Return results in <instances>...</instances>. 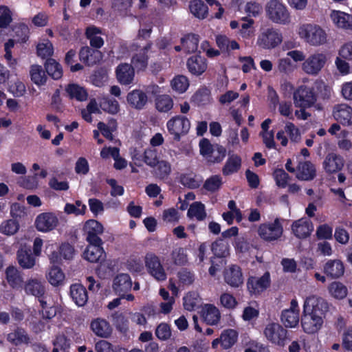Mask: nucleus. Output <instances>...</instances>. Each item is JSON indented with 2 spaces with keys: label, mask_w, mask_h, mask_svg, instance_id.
I'll return each instance as SVG.
<instances>
[{
  "label": "nucleus",
  "mask_w": 352,
  "mask_h": 352,
  "mask_svg": "<svg viewBox=\"0 0 352 352\" xmlns=\"http://www.w3.org/2000/svg\"><path fill=\"white\" fill-rule=\"evenodd\" d=\"M216 42L218 47L222 50L228 52L230 50L239 49V43L234 40H230L225 35H217Z\"/></svg>",
  "instance_id": "52"
},
{
  "label": "nucleus",
  "mask_w": 352,
  "mask_h": 352,
  "mask_svg": "<svg viewBox=\"0 0 352 352\" xmlns=\"http://www.w3.org/2000/svg\"><path fill=\"white\" fill-rule=\"evenodd\" d=\"M151 44L148 43L140 51L135 54L131 58V63L138 69H144L148 65V56L146 52L150 50Z\"/></svg>",
  "instance_id": "43"
},
{
  "label": "nucleus",
  "mask_w": 352,
  "mask_h": 352,
  "mask_svg": "<svg viewBox=\"0 0 352 352\" xmlns=\"http://www.w3.org/2000/svg\"><path fill=\"white\" fill-rule=\"evenodd\" d=\"M225 281L232 287H238L243 283V277L241 268L235 265H232L225 270Z\"/></svg>",
  "instance_id": "23"
},
{
  "label": "nucleus",
  "mask_w": 352,
  "mask_h": 352,
  "mask_svg": "<svg viewBox=\"0 0 352 352\" xmlns=\"http://www.w3.org/2000/svg\"><path fill=\"white\" fill-rule=\"evenodd\" d=\"M181 184L189 188H197L201 185V180L196 175L184 174L180 177Z\"/></svg>",
  "instance_id": "61"
},
{
  "label": "nucleus",
  "mask_w": 352,
  "mask_h": 352,
  "mask_svg": "<svg viewBox=\"0 0 352 352\" xmlns=\"http://www.w3.org/2000/svg\"><path fill=\"white\" fill-rule=\"evenodd\" d=\"M230 26L238 29V35L244 42L252 40L256 35L255 21L252 18L244 16L239 21H231Z\"/></svg>",
  "instance_id": "6"
},
{
  "label": "nucleus",
  "mask_w": 352,
  "mask_h": 352,
  "mask_svg": "<svg viewBox=\"0 0 352 352\" xmlns=\"http://www.w3.org/2000/svg\"><path fill=\"white\" fill-rule=\"evenodd\" d=\"M166 128L174 140L179 141L181 138L186 135L190 128V122L185 116H175L168 120Z\"/></svg>",
  "instance_id": "7"
},
{
  "label": "nucleus",
  "mask_w": 352,
  "mask_h": 352,
  "mask_svg": "<svg viewBox=\"0 0 352 352\" xmlns=\"http://www.w3.org/2000/svg\"><path fill=\"white\" fill-rule=\"evenodd\" d=\"M131 287L132 280L127 274H120L113 278L112 288L119 296H124V294L130 291Z\"/></svg>",
  "instance_id": "21"
},
{
  "label": "nucleus",
  "mask_w": 352,
  "mask_h": 352,
  "mask_svg": "<svg viewBox=\"0 0 352 352\" xmlns=\"http://www.w3.org/2000/svg\"><path fill=\"white\" fill-rule=\"evenodd\" d=\"M316 176V168L310 162H300L297 166L296 177L303 181H309Z\"/></svg>",
  "instance_id": "29"
},
{
  "label": "nucleus",
  "mask_w": 352,
  "mask_h": 352,
  "mask_svg": "<svg viewBox=\"0 0 352 352\" xmlns=\"http://www.w3.org/2000/svg\"><path fill=\"white\" fill-rule=\"evenodd\" d=\"M45 72L46 71L43 69L41 65H31L30 68L31 80L38 87L45 85L47 80V76Z\"/></svg>",
  "instance_id": "41"
},
{
  "label": "nucleus",
  "mask_w": 352,
  "mask_h": 352,
  "mask_svg": "<svg viewBox=\"0 0 352 352\" xmlns=\"http://www.w3.org/2000/svg\"><path fill=\"white\" fill-rule=\"evenodd\" d=\"M91 328L96 336L101 338H107L112 332L109 323L102 318L94 320L91 323Z\"/></svg>",
  "instance_id": "36"
},
{
  "label": "nucleus",
  "mask_w": 352,
  "mask_h": 352,
  "mask_svg": "<svg viewBox=\"0 0 352 352\" xmlns=\"http://www.w3.org/2000/svg\"><path fill=\"white\" fill-rule=\"evenodd\" d=\"M292 230L296 237L305 239L309 236L314 230V225L311 220L302 218L293 223Z\"/></svg>",
  "instance_id": "22"
},
{
  "label": "nucleus",
  "mask_w": 352,
  "mask_h": 352,
  "mask_svg": "<svg viewBox=\"0 0 352 352\" xmlns=\"http://www.w3.org/2000/svg\"><path fill=\"white\" fill-rule=\"evenodd\" d=\"M270 275L265 272L261 277H250L247 282V287L251 294H259L270 285Z\"/></svg>",
  "instance_id": "18"
},
{
  "label": "nucleus",
  "mask_w": 352,
  "mask_h": 352,
  "mask_svg": "<svg viewBox=\"0 0 352 352\" xmlns=\"http://www.w3.org/2000/svg\"><path fill=\"white\" fill-rule=\"evenodd\" d=\"M132 0H113V9L122 16H126L132 6Z\"/></svg>",
  "instance_id": "56"
},
{
  "label": "nucleus",
  "mask_w": 352,
  "mask_h": 352,
  "mask_svg": "<svg viewBox=\"0 0 352 352\" xmlns=\"http://www.w3.org/2000/svg\"><path fill=\"white\" fill-rule=\"evenodd\" d=\"M222 184V178L220 175H212L206 180L204 188L206 190L213 192L218 190Z\"/></svg>",
  "instance_id": "60"
},
{
  "label": "nucleus",
  "mask_w": 352,
  "mask_h": 352,
  "mask_svg": "<svg viewBox=\"0 0 352 352\" xmlns=\"http://www.w3.org/2000/svg\"><path fill=\"white\" fill-rule=\"evenodd\" d=\"M344 160L336 153L328 154L324 162L323 167L328 173H334L340 170L344 166Z\"/></svg>",
  "instance_id": "28"
},
{
  "label": "nucleus",
  "mask_w": 352,
  "mask_h": 352,
  "mask_svg": "<svg viewBox=\"0 0 352 352\" xmlns=\"http://www.w3.org/2000/svg\"><path fill=\"white\" fill-rule=\"evenodd\" d=\"M80 59L88 65H93L101 59L102 53L88 46L81 48L79 53Z\"/></svg>",
  "instance_id": "35"
},
{
  "label": "nucleus",
  "mask_w": 352,
  "mask_h": 352,
  "mask_svg": "<svg viewBox=\"0 0 352 352\" xmlns=\"http://www.w3.org/2000/svg\"><path fill=\"white\" fill-rule=\"evenodd\" d=\"M65 91L69 98L76 99L78 101H85L88 97L86 89L74 83L67 85L65 87Z\"/></svg>",
  "instance_id": "44"
},
{
  "label": "nucleus",
  "mask_w": 352,
  "mask_h": 352,
  "mask_svg": "<svg viewBox=\"0 0 352 352\" xmlns=\"http://www.w3.org/2000/svg\"><path fill=\"white\" fill-rule=\"evenodd\" d=\"M299 36L311 46L318 47L327 42V34L320 25L313 23L302 25L298 30Z\"/></svg>",
  "instance_id": "1"
},
{
  "label": "nucleus",
  "mask_w": 352,
  "mask_h": 352,
  "mask_svg": "<svg viewBox=\"0 0 352 352\" xmlns=\"http://www.w3.org/2000/svg\"><path fill=\"white\" fill-rule=\"evenodd\" d=\"M324 318L311 314L302 311L301 326L303 331L308 334L317 333L323 326Z\"/></svg>",
  "instance_id": "14"
},
{
  "label": "nucleus",
  "mask_w": 352,
  "mask_h": 352,
  "mask_svg": "<svg viewBox=\"0 0 352 352\" xmlns=\"http://www.w3.org/2000/svg\"><path fill=\"white\" fill-rule=\"evenodd\" d=\"M328 290L331 296L337 299H343L347 295V288L340 282H333L329 287Z\"/></svg>",
  "instance_id": "53"
},
{
  "label": "nucleus",
  "mask_w": 352,
  "mask_h": 352,
  "mask_svg": "<svg viewBox=\"0 0 352 352\" xmlns=\"http://www.w3.org/2000/svg\"><path fill=\"white\" fill-rule=\"evenodd\" d=\"M282 42V35L273 28H268L261 31L257 37L256 45L265 50L275 48Z\"/></svg>",
  "instance_id": "12"
},
{
  "label": "nucleus",
  "mask_w": 352,
  "mask_h": 352,
  "mask_svg": "<svg viewBox=\"0 0 352 352\" xmlns=\"http://www.w3.org/2000/svg\"><path fill=\"white\" fill-rule=\"evenodd\" d=\"M58 224V219L52 212H43L38 214L35 220L36 228L43 232L54 230Z\"/></svg>",
  "instance_id": "16"
},
{
  "label": "nucleus",
  "mask_w": 352,
  "mask_h": 352,
  "mask_svg": "<svg viewBox=\"0 0 352 352\" xmlns=\"http://www.w3.org/2000/svg\"><path fill=\"white\" fill-rule=\"evenodd\" d=\"M116 76L121 84L129 85L133 80L134 69L129 64H120L116 69Z\"/></svg>",
  "instance_id": "34"
},
{
  "label": "nucleus",
  "mask_w": 352,
  "mask_h": 352,
  "mask_svg": "<svg viewBox=\"0 0 352 352\" xmlns=\"http://www.w3.org/2000/svg\"><path fill=\"white\" fill-rule=\"evenodd\" d=\"M144 262L147 272L157 281H164L167 274L160 258L153 252L146 254Z\"/></svg>",
  "instance_id": "5"
},
{
  "label": "nucleus",
  "mask_w": 352,
  "mask_h": 352,
  "mask_svg": "<svg viewBox=\"0 0 352 352\" xmlns=\"http://www.w3.org/2000/svg\"><path fill=\"white\" fill-rule=\"evenodd\" d=\"M329 16L337 28L344 30L352 28V15L340 10H331Z\"/></svg>",
  "instance_id": "25"
},
{
  "label": "nucleus",
  "mask_w": 352,
  "mask_h": 352,
  "mask_svg": "<svg viewBox=\"0 0 352 352\" xmlns=\"http://www.w3.org/2000/svg\"><path fill=\"white\" fill-rule=\"evenodd\" d=\"M70 296L74 302L78 306L85 305L88 300L86 289L84 286L78 283L71 285Z\"/></svg>",
  "instance_id": "39"
},
{
  "label": "nucleus",
  "mask_w": 352,
  "mask_h": 352,
  "mask_svg": "<svg viewBox=\"0 0 352 352\" xmlns=\"http://www.w3.org/2000/svg\"><path fill=\"white\" fill-rule=\"evenodd\" d=\"M333 116L337 121L344 125H349L352 123V108L346 104L335 106Z\"/></svg>",
  "instance_id": "26"
},
{
  "label": "nucleus",
  "mask_w": 352,
  "mask_h": 352,
  "mask_svg": "<svg viewBox=\"0 0 352 352\" xmlns=\"http://www.w3.org/2000/svg\"><path fill=\"white\" fill-rule=\"evenodd\" d=\"M155 107L160 112H168L173 107V100L168 95H161L155 99Z\"/></svg>",
  "instance_id": "54"
},
{
  "label": "nucleus",
  "mask_w": 352,
  "mask_h": 352,
  "mask_svg": "<svg viewBox=\"0 0 352 352\" xmlns=\"http://www.w3.org/2000/svg\"><path fill=\"white\" fill-rule=\"evenodd\" d=\"M170 85L172 89L179 94L185 92L189 86L187 78L182 75L175 77L171 80Z\"/></svg>",
  "instance_id": "57"
},
{
  "label": "nucleus",
  "mask_w": 352,
  "mask_h": 352,
  "mask_svg": "<svg viewBox=\"0 0 352 352\" xmlns=\"http://www.w3.org/2000/svg\"><path fill=\"white\" fill-rule=\"evenodd\" d=\"M281 321L286 327H296L299 322L298 304L296 299L292 300L290 307L283 311Z\"/></svg>",
  "instance_id": "17"
},
{
  "label": "nucleus",
  "mask_w": 352,
  "mask_h": 352,
  "mask_svg": "<svg viewBox=\"0 0 352 352\" xmlns=\"http://www.w3.org/2000/svg\"><path fill=\"white\" fill-rule=\"evenodd\" d=\"M102 109L111 114L117 113L120 110L118 102L112 98H106L100 102Z\"/></svg>",
  "instance_id": "62"
},
{
  "label": "nucleus",
  "mask_w": 352,
  "mask_h": 352,
  "mask_svg": "<svg viewBox=\"0 0 352 352\" xmlns=\"http://www.w3.org/2000/svg\"><path fill=\"white\" fill-rule=\"evenodd\" d=\"M23 289L26 294L37 298L43 309L51 305L50 297L45 294V285L40 279L37 278L28 279L23 285Z\"/></svg>",
  "instance_id": "3"
},
{
  "label": "nucleus",
  "mask_w": 352,
  "mask_h": 352,
  "mask_svg": "<svg viewBox=\"0 0 352 352\" xmlns=\"http://www.w3.org/2000/svg\"><path fill=\"white\" fill-rule=\"evenodd\" d=\"M7 340L11 344L18 346L30 343V337L23 328L17 327L7 335Z\"/></svg>",
  "instance_id": "27"
},
{
  "label": "nucleus",
  "mask_w": 352,
  "mask_h": 352,
  "mask_svg": "<svg viewBox=\"0 0 352 352\" xmlns=\"http://www.w3.org/2000/svg\"><path fill=\"white\" fill-rule=\"evenodd\" d=\"M189 8L191 13L199 19H205L208 13V7L201 0H192L190 2Z\"/></svg>",
  "instance_id": "49"
},
{
  "label": "nucleus",
  "mask_w": 352,
  "mask_h": 352,
  "mask_svg": "<svg viewBox=\"0 0 352 352\" xmlns=\"http://www.w3.org/2000/svg\"><path fill=\"white\" fill-rule=\"evenodd\" d=\"M200 153L208 162H220L226 155V149L219 144L212 145L208 140L202 139L199 142Z\"/></svg>",
  "instance_id": "9"
},
{
  "label": "nucleus",
  "mask_w": 352,
  "mask_h": 352,
  "mask_svg": "<svg viewBox=\"0 0 352 352\" xmlns=\"http://www.w3.org/2000/svg\"><path fill=\"white\" fill-rule=\"evenodd\" d=\"M187 216L199 221L204 220L207 217L204 204L200 201L192 203L188 208Z\"/></svg>",
  "instance_id": "45"
},
{
  "label": "nucleus",
  "mask_w": 352,
  "mask_h": 352,
  "mask_svg": "<svg viewBox=\"0 0 352 352\" xmlns=\"http://www.w3.org/2000/svg\"><path fill=\"white\" fill-rule=\"evenodd\" d=\"M199 38L195 34H188L181 40L183 50L186 53L195 52L198 47Z\"/></svg>",
  "instance_id": "51"
},
{
  "label": "nucleus",
  "mask_w": 352,
  "mask_h": 352,
  "mask_svg": "<svg viewBox=\"0 0 352 352\" xmlns=\"http://www.w3.org/2000/svg\"><path fill=\"white\" fill-rule=\"evenodd\" d=\"M316 100L314 89L307 85L298 87L293 94V100L296 107H311L315 104Z\"/></svg>",
  "instance_id": "10"
},
{
  "label": "nucleus",
  "mask_w": 352,
  "mask_h": 352,
  "mask_svg": "<svg viewBox=\"0 0 352 352\" xmlns=\"http://www.w3.org/2000/svg\"><path fill=\"white\" fill-rule=\"evenodd\" d=\"M17 261L19 265L23 269H31L36 263L35 258L32 256L31 250L21 248L17 251Z\"/></svg>",
  "instance_id": "42"
},
{
  "label": "nucleus",
  "mask_w": 352,
  "mask_h": 352,
  "mask_svg": "<svg viewBox=\"0 0 352 352\" xmlns=\"http://www.w3.org/2000/svg\"><path fill=\"white\" fill-rule=\"evenodd\" d=\"M6 279L8 285L12 288H19L23 283V277L17 267L10 265L5 271Z\"/></svg>",
  "instance_id": "40"
},
{
  "label": "nucleus",
  "mask_w": 352,
  "mask_h": 352,
  "mask_svg": "<svg viewBox=\"0 0 352 352\" xmlns=\"http://www.w3.org/2000/svg\"><path fill=\"white\" fill-rule=\"evenodd\" d=\"M324 274L333 278H337L343 275L344 267L340 260H329L324 265Z\"/></svg>",
  "instance_id": "38"
},
{
  "label": "nucleus",
  "mask_w": 352,
  "mask_h": 352,
  "mask_svg": "<svg viewBox=\"0 0 352 352\" xmlns=\"http://www.w3.org/2000/svg\"><path fill=\"white\" fill-rule=\"evenodd\" d=\"M329 309V306L327 301L317 295H310L307 296L303 305V311L320 316L324 318Z\"/></svg>",
  "instance_id": "11"
},
{
  "label": "nucleus",
  "mask_w": 352,
  "mask_h": 352,
  "mask_svg": "<svg viewBox=\"0 0 352 352\" xmlns=\"http://www.w3.org/2000/svg\"><path fill=\"white\" fill-rule=\"evenodd\" d=\"M54 347L52 352H59V350L63 352H67V349L70 346V342L64 335H59L54 341Z\"/></svg>",
  "instance_id": "64"
},
{
  "label": "nucleus",
  "mask_w": 352,
  "mask_h": 352,
  "mask_svg": "<svg viewBox=\"0 0 352 352\" xmlns=\"http://www.w3.org/2000/svg\"><path fill=\"white\" fill-rule=\"evenodd\" d=\"M46 72L54 80L60 79L63 76L61 65L54 59L48 58L45 63Z\"/></svg>",
  "instance_id": "48"
},
{
  "label": "nucleus",
  "mask_w": 352,
  "mask_h": 352,
  "mask_svg": "<svg viewBox=\"0 0 352 352\" xmlns=\"http://www.w3.org/2000/svg\"><path fill=\"white\" fill-rule=\"evenodd\" d=\"M241 166V158L236 155H229V157L223 168L222 172L225 175L236 173Z\"/></svg>",
  "instance_id": "46"
},
{
  "label": "nucleus",
  "mask_w": 352,
  "mask_h": 352,
  "mask_svg": "<svg viewBox=\"0 0 352 352\" xmlns=\"http://www.w3.org/2000/svg\"><path fill=\"white\" fill-rule=\"evenodd\" d=\"M212 251L218 257H225L229 254V245L222 239L215 241L212 244Z\"/></svg>",
  "instance_id": "58"
},
{
  "label": "nucleus",
  "mask_w": 352,
  "mask_h": 352,
  "mask_svg": "<svg viewBox=\"0 0 352 352\" xmlns=\"http://www.w3.org/2000/svg\"><path fill=\"white\" fill-rule=\"evenodd\" d=\"M12 21V12L9 8L0 6V28H6Z\"/></svg>",
  "instance_id": "63"
},
{
  "label": "nucleus",
  "mask_w": 352,
  "mask_h": 352,
  "mask_svg": "<svg viewBox=\"0 0 352 352\" xmlns=\"http://www.w3.org/2000/svg\"><path fill=\"white\" fill-rule=\"evenodd\" d=\"M45 276L49 283L54 287H60L65 283V273L55 264L49 268Z\"/></svg>",
  "instance_id": "32"
},
{
  "label": "nucleus",
  "mask_w": 352,
  "mask_h": 352,
  "mask_svg": "<svg viewBox=\"0 0 352 352\" xmlns=\"http://www.w3.org/2000/svg\"><path fill=\"white\" fill-rule=\"evenodd\" d=\"M20 228L19 222L16 219L3 220L0 224V233L6 236H13Z\"/></svg>",
  "instance_id": "47"
},
{
  "label": "nucleus",
  "mask_w": 352,
  "mask_h": 352,
  "mask_svg": "<svg viewBox=\"0 0 352 352\" xmlns=\"http://www.w3.org/2000/svg\"><path fill=\"white\" fill-rule=\"evenodd\" d=\"M187 67L191 74L199 76L206 70L207 63L204 57L194 56L188 60Z\"/></svg>",
  "instance_id": "37"
},
{
  "label": "nucleus",
  "mask_w": 352,
  "mask_h": 352,
  "mask_svg": "<svg viewBox=\"0 0 352 352\" xmlns=\"http://www.w3.org/2000/svg\"><path fill=\"white\" fill-rule=\"evenodd\" d=\"M101 245L102 244L89 243L83 252L84 258L92 263L102 261L104 252Z\"/></svg>",
  "instance_id": "33"
},
{
  "label": "nucleus",
  "mask_w": 352,
  "mask_h": 352,
  "mask_svg": "<svg viewBox=\"0 0 352 352\" xmlns=\"http://www.w3.org/2000/svg\"><path fill=\"white\" fill-rule=\"evenodd\" d=\"M329 60L328 55L324 52H316L310 54L302 63V71L311 76H317L326 66Z\"/></svg>",
  "instance_id": "4"
},
{
  "label": "nucleus",
  "mask_w": 352,
  "mask_h": 352,
  "mask_svg": "<svg viewBox=\"0 0 352 352\" xmlns=\"http://www.w3.org/2000/svg\"><path fill=\"white\" fill-rule=\"evenodd\" d=\"M283 226L278 219L274 222L261 224L258 228V234L266 241L278 239L283 234Z\"/></svg>",
  "instance_id": "13"
},
{
  "label": "nucleus",
  "mask_w": 352,
  "mask_h": 352,
  "mask_svg": "<svg viewBox=\"0 0 352 352\" xmlns=\"http://www.w3.org/2000/svg\"><path fill=\"white\" fill-rule=\"evenodd\" d=\"M84 232L89 243L102 244L99 235L103 233L104 228L100 222L94 219L87 221L84 226Z\"/></svg>",
  "instance_id": "15"
},
{
  "label": "nucleus",
  "mask_w": 352,
  "mask_h": 352,
  "mask_svg": "<svg viewBox=\"0 0 352 352\" xmlns=\"http://www.w3.org/2000/svg\"><path fill=\"white\" fill-rule=\"evenodd\" d=\"M126 100L132 107L142 109L146 104L148 97L142 90L135 89L128 94Z\"/></svg>",
  "instance_id": "30"
},
{
  "label": "nucleus",
  "mask_w": 352,
  "mask_h": 352,
  "mask_svg": "<svg viewBox=\"0 0 352 352\" xmlns=\"http://www.w3.org/2000/svg\"><path fill=\"white\" fill-rule=\"evenodd\" d=\"M102 34V30L94 25L87 27L85 31V36L89 41L90 45L96 49L102 47L104 45Z\"/></svg>",
  "instance_id": "31"
},
{
  "label": "nucleus",
  "mask_w": 352,
  "mask_h": 352,
  "mask_svg": "<svg viewBox=\"0 0 352 352\" xmlns=\"http://www.w3.org/2000/svg\"><path fill=\"white\" fill-rule=\"evenodd\" d=\"M201 299L197 292H189L184 297V307L188 311L194 310L200 303Z\"/></svg>",
  "instance_id": "55"
},
{
  "label": "nucleus",
  "mask_w": 352,
  "mask_h": 352,
  "mask_svg": "<svg viewBox=\"0 0 352 352\" xmlns=\"http://www.w3.org/2000/svg\"><path fill=\"white\" fill-rule=\"evenodd\" d=\"M173 263L177 266H184L188 263V254L185 248H175L170 253Z\"/></svg>",
  "instance_id": "50"
},
{
  "label": "nucleus",
  "mask_w": 352,
  "mask_h": 352,
  "mask_svg": "<svg viewBox=\"0 0 352 352\" xmlns=\"http://www.w3.org/2000/svg\"><path fill=\"white\" fill-rule=\"evenodd\" d=\"M238 333L236 331L231 329L223 330L219 338L213 340L212 347L217 349L219 344L224 349L231 348L236 342Z\"/></svg>",
  "instance_id": "19"
},
{
  "label": "nucleus",
  "mask_w": 352,
  "mask_h": 352,
  "mask_svg": "<svg viewBox=\"0 0 352 352\" xmlns=\"http://www.w3.org/2000/svg\"><path fill=\"white\" fill-rule=\"evenodd\" d=\"M75 254L74 247L68 243H63L58 248V252L54 251L49 255V259L52 264L60 263L62 258L65 260H71Z\"/></svg>",
  "instance_id": "20"
},
{
  "label": "nucleus",
  "mask_w": 352,
  "mask_h": 352,
  "mask_svg": "<svg viewBox=\"0 0 352 352\" xmlns=\"http://www.w3.org/2000/svg\"><path fill=\"white\" fill-rule=\"evenodd\" d=\"M54 47L52 43L48 40H43L37 45V54L45 58L52 56Z\"/></svg>",
  "instance_id": "59"
},
{
  "label": "nucleus",
  "mask_w": 352,
  "mask_h": 352,
  "mask_svg": "<svg viewBox=\"0 0 352 352\" xmlns=\"http://www.w3.org/2000/svg\"><path fill=\"white\" fill-rule=\"evenodd\" d=\"M263 335L268 342L283 346L287 338V331L279 323L270 322L265 325Z\"/></svg>",
  "instance_id": "8"
},
{
  "label": "nucleus",
  "mask_w": 352,
  "mask_h": 352,
  "mask_svg": "<svg viewBox=\"0 0 352 352\" xmlns=\"http://www.w3.org/2000/svg\"><path fill=\"white\" fill-rule=\"evenodd\" d=\"M201 317L208 325H216L221 319L219 309L212 304H205L201 311Z\"/></svg>",
  "instance_id": "24"
},
{
  "label": "nucleus",
  "mask_w": 352,
  "mask_h": 352,
  "mask_svg": "<svg viewBox=\"0 0 352 352\" xmlns=\"http://www.w3.org/2000/svg\"><path fill=\"white\" fill-rule=\"evenodd\" d=\"M266 16L272 22L280 25L291 23V15L287 6L278 0H270L265 8Z\"/></svg>",
  "instance_id": "2"
}]
</instances>
